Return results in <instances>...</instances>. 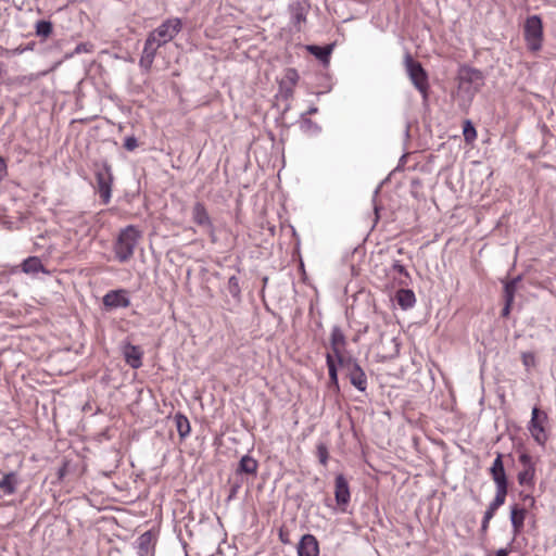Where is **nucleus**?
<instances>
[{
    "label": "nucleus",
    "mask_w": 556,
    "mask_h": 556,
    "mask_svg": "<svg viewBox=\"0 0 556 556\" xmlns=\"http://www.w3.org/2000/svg\"><path fill=\"white\" fill-rule=\"evenodd\" d=\"M139 239L140 231L134 225H129L119 231L114 243V253L118 262L126 263L132 257Z\"/></svg>",
    "instance_id": "1"
},
{
    "label": "nucleus",
    "mask_w": 556,
    "mask_h": 556,
    "mask_svg": "<svg viewBox=\"0 0 556 556\" xmlns=\"http://www.w3.org/2000/svg\"><path fill=\"white\" fill-rule=\"evenodd\" d=\"M503 457L504 455L502 453H497L492 466L489 469L490 475L496 485L495 497L491 503L497 507L504 505L509 488V481L506 475Z\"/></svg>",
    "instance_id": "2"
},
{
    "label": "nucleus",
    "mask_w": 556,
    "mask_h": 556,
    "mask_svg": "<svg viewBox=\"0 0 556 556\" xmlns=\"http://www.w3.org/2000/svg\"><path fill=\"white\" fill-rule=\"evenodd\" d=\"M404 63L412 84L420 92L424 101L427 102L430 89L427 71L424 68L422 64L419 61L414 60L409 53H406Z\"/></svg>",
    "instance_id": "3"
},
{
    "label": "nucleus",
    "mask_w": 556,
    "mask_h": 556,
    "mask_svg": "<svg viewBox=\"0 0 556 556\" xmlns=\"http://www.w3.org/2000/svg\"><path fill=\"white\" fill-rule=\"evenodd\" d=\"M93 165L97 191L100 195L102 204H109L112 197V186L114 181L112 167L105 160L96 162Z\"/></svg>",
    "instance_id": "4"
},
{
    "label": "nucleus",
    "mask_w": 556,
    "mask_h": 556,
    "mask_svg": "<svg viewBox=\"0 0 556 556\" xmlns=\"http://www.w3.org/2000/svg\"><path fill=\"white\" fill-rule=\"evenodd\" d=\"M337 363L345 371L346 378L350 380L352 386L361 392L366 391L367 377L357 358L346 355L344 357H340Z\"/></svg>",
    "instance_id": "5"
},
{
    "label": "nucleus",
    "mask_w": 556,
    "mask_h": 556,
    "mask_svg": "<svg viewBox=\"0 0 556 556\" xmlns=\"http://www.w3.org/2000/svg\"><path fill=\"white\" fill-rule=\"evenodd\" d=\"M523 37L530 51H539L543 42V22L541 16H528L523 26Z\"/></svg>",
    "instance_id": "6"
},
{
    "label": "nucleus",
    "mask_w": 556,
    "mask_h": 556,
    "mask_svg": "<svg viewBox=\"0 0 556 556\" xmlns=\"http://www.w3.org/2000/svg\"><path fill=\"white\" fill-rule=\"evenodd\" d=\"M548 420L547 414L539 406H534L531 412V419L528 424V430L533 440L541 446H544L548 440L545 424Z\"/></svg>",
    "instance_id": "7"
},
{
    "label": "nucleus",
    "mask_w": 556,
    "mask_h": 556,
    "mask_svg": "<svg viewBox=\"0 0 556 556\" xmlns=\"http://www.w3.org/2000/svg\"><path fill=\"white\" fill-rule=\"evenodd\" d=\"M182 22L180 18H168L164 21L159 27H156L149 35L154 37L161 45H165L173 40L176 35L181 30Z\"/></svg>",
    "instance_id": "8"
},
{
    "label": "nucleus",
    "mask_w": 556,
    "mask_h": 556,
    "mask_svg": "<svg viewBox=\"0 0 556 556\" xmlns=\"http://www.w3.org/2000/svg\"><path fill=\"white\" fill-rule=\"evenodd\" d=\"M191 215L193 223L197 224L199 227L204 228L211 236L212 242H215V227L204 203L200 201L195 202L192 207Z\"/></svg>",
    "instance_id": "9"
},
{
    "label": "nucleus",
    "mask_w": 556,
    "mask_h": 556,
    "mask_svg": "<svg viewBox=\"0 0 556 556\" xmlns=\"http://www.w3.org/2000/svg\"><path fill=\"white\" fill-rule=\"evenodd\" d=\"M334 500L342 513L346 511V506L351 500L350 486L343 473L336 476L334 480Z\"/></svg>",
    "instance_id": "10"
},
{
    "label": "nucleus",
    "mask_w": 556,
    "mask_h": 556,
    "mask_svg": "<svg viewBox=\"0 0 556 556\" xmlns=\"http://www.w3.org/2000/svg\"><path fill=\"white\" fill-rule=\"evenodd\" d=\"M105 309L126 308L130 305L128 291L125 289L111 290L102 299Z\"/></svg>",
    "instance_id": "11"
},
{
    "label": "nucleus",
    "mask_w": 556,
    "mask_h": 556,
    "mask_svg": "<svg viewBox=\"0 0 556 556\" xmlns=\"http://www.w3.org/2000/svg\"><path fill=\"white\" fill-rule=\"evenodd\" d=\"M162 46L163 45H161L159 41H156L154 39V37H151L150 35H148L146 42H144L143 51H142V54H141V58L139 61V64L142 68H144L146 71H150V68L152 67L154 58L156 55L157 49Z\"/></svg>",
    "instance_id": "12"
},
{
    "label": "nucleus",
    "mask_w": 556,
    "mask_h": 556,
    "mask_svg": "<svg viewBox=\"0 0 556 556\" xmlns=\"http://www.w3.org/2000/svg\"><path fill=\"white\" fill-rule=\"evenodd\" d=\"M288 9L291 22L298 30H301V24L306 22L309 4L305 0H293Z\"/></svg>",
    "instance_id": "13"
},
{
    "label": "nucleus",
    "mask_w": 556,
    "mask_h": 556,
    "mask_svg": "<svg viewBox=\"0 0 556 556\" xmlns=\"http://www.w3.org/2000/svg\"><path fill=\"white\" fill-rule=\"evenodd\" d=\"M458 79L460 86L463 84H476L475 89L479 90V88L483 85L484 76L480 70L468 65H463L458 71Z\"/></svg>",
    "instance_id": "14"
},
{
    "label": "nucleus",
    "mask_w": 556,
    "mask_h": 556,
    "mask_svg": "<svg viewBox=\"0 0 556 556\" xmlns=\"http://www.w3.org/2000/svg\"><path fill=\"white\" fill-rule=\"evenodd\" d=\"M156 543V534L152 530L142 533L136 541V549L138 556H152Z\"/></svg>",
    "instance_id": "15"
},
{
    "label": "nucleus",
    "mask_w": 556,
    "mask_h": 556,
    "mask_svg": "<svg viewBox=\"0 0 556 556\" xmlns=\"http://www.w3.org/2000/svg\"><path fill=\"white\" fill-rule=\"evenodd\" d=\"M346 346V338L339 326H333L330 334V349L332 351V356L336 359H340V357L346 356L343 351Z\"/></svg>",
    "instance_id": "16"
},
{
    "label": "nucleus",
    "mask_w": 556,
    "mask_h": 556,
    "mask_svg": "<svg viewBox=\"0 0 556 556\" xmlns=\"http://www.w3.org/2000/svg\"><path fill=\"white\" fill-rule=\"evenodd\" d=\"M258 462L249 454L243 455L236 468L235 475L243 480V476L255 478L257 476Z\"/></svg>",
    "instance_id": "17"
},
{
    "label": "nucleus",
    "mask_w": 556,
    "mask_h": 556,
    "mask_svg": "<svg viewBox=\"0 0 556 556\" xmlns=\"http://www.w3.org/2000/svg\"><path fill=\"white\" fill-rule=\"evenodd\" d=\"M123 355L126 364L132 369H138L142 366L143 351L139 345H132L129 342L124 344Z\"/></svg>",
    "instance_id": "18"
},
{
    "label": "nucleus",
    "mask_w": 556,
    "mask_h": 556,
    "mask_svg": "<svg viewBox=\"0 0 556 556\" xmlns=\"http://www.w3.org/2000/svg\"><path fill=\"white\" fill-rule=\"evenodd\" d=\"M319 545L313 534H304L298 544V556H318Z\"/></svg>",
    "instance_id": "19"
},
{
    "label": "nucleus",
    "mask_w": 556,
    "mask_h": 556,
    "mask_svg": "<svg viewBox=\"0 0 556 556\" xmlns=\"http://www.w3.org/2000/svg\"><path fill=\"white\" fill-rule=\"evenodd\" d=\"M527 516V509L515 504L510 507V521L514 530V534H519L525 526V519Z\"/></svg>",
    "instance_id": "20"
},
{
    "label": "nucleus",
    "mask_w": 556,
    "mask_h": 556,
    "mask_svg": "<svg viewBox=\"0 0 556 556\" xmlns=\"http://www.w3.org/2000/svg\"><path fill=\"white\" fill-rule=\"evenodd\" d=\"M20 484V478L17 472L10 471L3 475L0 479V490L4 495H12L16 492L17 485Z\"/></svg>",
    "instance_id": "21"
},
{
    "label": "nucleus",
    "mask_w": 556,
    "mask_h": 556,
    "mask_svg": "<svg viewBox=\"0 0 556 556\" xmlns=\"http://www.w3.org/2000/svg\"><path fill=\"white\" fill-rule=\"evenodd\" d=\"M21 269L25 274L36 275L38 273H47L41 260L38 256H28L21 264Z\"/></svg>",
    "instance_id": "22"
},
{
    "label": "nucleus",
    "mask_w": 556,
    "mask_h": 556,
    "mask_svg": "<svg viewBox=\"0 0 556 556\" xmlns=\"http://www.w3.org/2000/svg\"><path fill=\"white\" fill-rule=\"evenodd\" d=\"M307 50L312 55H314L321 63L327 64V63H329L330 55L333 50V45H325V46L311 45V46H307Z\"/></svg>",
    "instance_id": "23"
},
{
    "label": "nucleus",
    "mask_w": 556,
    "mask_h": 556,
    "mask_svg": "<svg viewBox=\"0 0 556 556\" xmlns=\"http://www.w3.org/2000/svg\"><path fill=\"white\" fill-rule=\"evenodd\" d=\"M397 304L403 308L407 309L414 306L416 302L415 293L413 290L407 288H401L395 294Z\"/></svg>",
    "instance_id": "24"
},
{
    "label": "nucleus",
    "mask_w": 556,
    "mask_h": 556,
    "mask_svg": "<svg viewBox=\"0 0 556 556\" xmlns=\"http://www.w3.org/2000/svg\"><path fill=\"white\" fill-rule=\"evenodd\" d=\"M174 421L180 439L184 440L191 431L189 419L184 414L176 413Z\"/></svg>",
    "instance_id": "25"
},
{
    "label": "nucleus",
    "mask_w": 556,
    "mask_h": 556,
    "mask_svg": "<svg viewBox=\"0 0 556 556\" xmlns=\"http://www.w3.org/2000/svg\"><path fill=\"white\" fill-rule=\"evenodd\" d=\"M535 477V467L523 468L518 476V483L520 485L533 486Z\"/></svg>",
    "instance_id": "26"
},
{
    "label": "nucleus",
    "mask_w": 556,
    "mask_h": 556,
    "mask_svg": "<svg viewBox=\"0 0 556 556\" xmlns=\"http://www.w3.org/2000/svg\"><path fill=\"white\" fill-rule=\"evenodd\" d=\"M36 35L41 38H48L53 31V25L50 21L39 20L35 25Z\"/></svg>",
    "instance_id": "27"
},
{
    "label": "nucleus",
    "mask_w": 556,
    "mask_h": 556,
    "mask_svg": "<svg viewBox=\"0 0 556 556\" xmlns=\"http://www.w3.org/2000/svg\"><path fill=\"white\" fill-rule=\"evenodd\" d=\"M463 136L467 144H471L477 138V130L470 119H466L463 125Z\"/></svg>",
    "instance_id": "28"
},
{
    "label": "nucleus",
    "mask_w": 556,
    "mask_h": 556,
    "mask_svg": "<svg viewBox=\"0 0 556 556\" xmlns=\"http://www.w3.org/2000/svg\"><path fill=\"white\" fill-rule=\"evenodd\" d=\"M392 270L400 275L399 285H401L403 287H407L409 283L410 277H409L408 271L404 267V265H402L400 261H395L392 264Z\"/></svg>",
    "instance_id": "29"
},
{
    "label": "nucleus",
    "mask_w": 556,
    "mask_h": 556,
    "mask_svg": "<svg viewBox=\"0 0 556 556\" xmlns=\"http://www.w3.org/2000/svg\"><path fill=\"white\" fill-rule=\"evenodd\" d=\"M521 280V276H517L510 280H507L504 283V300H511L515 299V293L517 290V285Z\"/></svg>",
    "instance_id": "30"
},
{
    "label": "nucleus",
    "mask_w": 556,
    "mask_h": 556,
    "mask_svg": "<svg viewBox=\"0 0 556 556\" xmlns=\"http://www.w3.org/2000/svg\"><path fill=\"white\" fill-rule=\"evenodd\" d=\"M227 291L237 301L241 300V288L239 286V279L237 276L232 275L229 277L227 283Z\"/></svg>",
    "instance_id": "31"
},
{
    "label": "nucleus",
    "mask_w": 556,
    "mask_h": 556,
    "mask_svg": "<svg viewBox=\"0 0 556 556\" xmlns=\"http://www.w3.org/2000/svg\"><path fill=\"white\" fill-rule=\"evenodd\" d=\"M326 364L328 367L329 380H339L338 379V363L336 357L332 356L331 353L326 354Z\"/></svg>",
    "instance_id": "32"
},
{
    "label": "nucleus",
    "mask_w": 556,
    "mask_h": 556,
    "mask_svg": "<svg viewBox=\"0 0 556 556\" xmlns=\"http://www.w3.org/2000/svg\"><path fill=\"white\" fill-rule=\"evenodd\" d=\"M500 507L495 506L494 504L490 503L485 513H484V516H483V519H482V522H481V532L482 533H485L489 529V523H490V520L494 517V514L495 511L498 509Z\"/></svg>",
    "instance_id": "33"
},
{
    "label": "nucleus",
    "mask_w": 556,
    "mask_h": 556,
    "mask_svg": "<svg viewBox=\"0 0 556 556\" xmlns=\"http://www.w3.org/2000/svg\"><path fill=\"white\" fill-rule=\"evenodd\" d=\"M500 507L495 506L494 504L490 503L485 513H484V516H483V519H482V522H481V532L482 533H485L489 529V523H490V520L494 517V514L495 511L498 509Z\"/></svg>",
    "instance_id": "34"
},
{
    "label": "nucleus",
    "mask_w": 556,
    "mask_h": 556,
    "mask_svg": "<svg viewBox=\"0 0 556 556\" xmlns=\"http://www.w3.org/2000/svg\"><path fill=\"white\" fill-rule=\"evenodd\" d=\"M317 456L320 464H323L324 466L327 465L329 453L326 444L320 443L317 445Z\"/></svg>",
    "instance_id": "35"
},
{
    "label": "nucleus",
    "mask_w": 556,
    "mask_h": 556,
    "mask_svg": "<svg viewBox=\"0 0 556 556\" xmlns=\"http://www.w3.org/2000/svg\"><path fill=\"white\" fill-rule=\"evenodd\" d=\"M285 80L290 84V87H294L299 80V74L294 68H287L285 73Z\"/></svg>",
    "instance_id": "36"
},
{
    "label": "nucleus",
    "mask_w": 556,
    "mask_h": 556,
    "mask_svg": "<svg viewBox=\"0 0 556 556\" xmlns=\"http://www.w3.org/2000/svg\"><path fill=\"white\" fill-rule=\"evenodd\" d=\"M301 119H302V127L305 130H313L315 132L320 130V127L315 122H313L311 118L304 117V115H301Z\"/></svg>",
    "instance_id": "37"
},
{
    "label": "nucleus",
    "mask_w": 556,
    "mask_h": 556,
    "mask_svg": "<svg viewBox=\"0 0 556 556\" xmlns=\"http://www.w3.org/2000/svg\"><path fill=\"white\" fill-rule=\"evenodd\" d=\"M523 366L529 369L530 367L535 366V356L531 352H523L521 355Z\"/></svg>",
    "instance_id": "38"
},
{
    "label": "nucleus",
    "mask_w": 556,
    "mask_h": 556,
    "mask_svg": "<svg viewBox=\"0 0 556 556\" xmlns=\"http://www.w3.org/2000/svg\"><path fill=\"white\" fill-rule=\"evenodd\" d=\"M242 481H243L242 479L237 478V479L231 483V485H230V490H229L228 500L233 498V497L238 494V492H239V490H240V488H241V485H242Z\"/></svg>",
    "instance_id": "39"
},
{
    "label": "nucleus",
    "mask_w": 556,
    "mask_h": 556,
    "mask_svg": "<svg viewBox=\"0 0 556 556\" xmlns=\"http://www.w3.org/2000/svg\"><path fill=\"white\" fill-rule=\"evenodd\" d=\"M124 148L127 151H134L136 148H138V139L135 136L126 137L124 141Z\"/></svg>",
    "instance_id": "40"
},
{
    "label": "nucleus",
    "mask_w": 556,
    "mask_h": 556,
    "mask_svg": "<svg viewBox=\"0 0 556 556\" xmlns=\"http://www.w3.org/2000/svg\"><path fill=\"white\" fill-rule=\"evenodd\" d=\"M519 462L523 465L525 468L535 467L532 462L531 455L528 453H521L519 455Z\"/></svg>",
    "instance_id": "41"
},
{
    "label": "nucleus",
    "mask_w": 556,
    "mask_h": 556,
    "mask_svg": "<svg viewBox=\"0 0 556 556\" xmlns=\"http://www.w3.org/2000/svg\"><path fill=\"white\" fill-rule=\"evenodd\" d=\"M280 92L283 99H289L293 97V87H285V80L280 83Z\"/></svg>",
    "instance_id": "42"
},
{
    "label": "nucleus",
    "mask_w": 556,
    "mask_h": 556,
    "mask_svg": "<svg viewBox=\"0 0 556 556\" xmlns=\"http://www.w3.org/2000/svg\"><path fill=\"white\" fill-rule=\"evenodd\" d=\"M513 303H514V301H511V300H504V307L502 308V312H501L502 317L509 316Z\"/></svg>",
    "instance_id": "43"
},
{
    "label": "nucleus",
    "mask_w": 556,
    "mask_h": 556,
    "mask_svg": "<svg viewBox=\"0 0 556 556\" xmlns=\"http://www.w3.org/2000/svg\"><path fill=\"white\" fill-rule=\"evenodd\" d=\"M89 48H90V46L88 43H85V42L78 43L74 50V53L79 54L81 52H89L90 51Z\"/></svg>",
    "instance_id": "44"
},
{
    "label": "nucleus",
    "mask_w": 556,
    "mask_h": 556,
    "mask_svg": "<svg viewBox=\"0 0 556 556\" xmlns=\"http://www.w3.org/2000/svg\"><path fill=\"white\" fill-rule=\"evenodd\" d=\"M328 389L332 390L336 394H339L340 393L339 380H329Z\"/></svg>",
    "instance_id": "45"
},
{
    "label": "nucleus",
    "mask_w": 556,
    "mask_h": 556,
    "mask_svg": "<svg viewBox=\"0 0 556 556\" xmlns=\"http://www.w3.org/2000/svg\"><path fill=\"white\" fill-rule=\"evenodd\" d=\"M7 175V163L2 156H0V181Z\"/></svg>",
    "instance_id": "46"
},
{
    "label": "nucleus",
    "mask_w": 556,
    "mask_h": 556,
    "mask_svg": "<svg viewBox=\"0 0 556 556\" xmlns=\"http://www.w3.org/2000/svg\"><path fill=\"white\" fill-rule=\"evenodd\" d=\"M520 496L522 497L523 501L530 500V508H533L535 506V498L532 495L520 493Z\"/></svg>",
    "instance_id": "47"
},
{
    "label": "nucleus",
    "mask_w": 556,
    "mask_h": 556,
    "mask_svg": "<svg viewBox=\"0 0 556 556\" xmlns=\"http://www.w3.org/2000/svg\"><path fill=\"white\" fill-rule=\"evenodd\" d=\"M317 112H318V108L313 105L303 115H304V117H306V115H313V114H316Z\"/></svg>",
    "instance_id": "48"
},
{
    "label": "nucleus",
    "mask_w": 556,
    "mask_h": 556,
    "mask_svg": "<svg viewBox=\"0 0 556 556\" xmlns=\"http://www.w3.org/2000/svg\"><path fill=\"white\" fill-rule=\"evenodd\" d=\"M26 50H25L24 46L21 45L17 48H15L12 52H13V54H22Z\"/></svg>",
    "instance_id": "49"
},
{
    "label": "nucleus",
    "mask_w": 556,
    "mask_h": 556,
    "mask_svg": "<svg viewBox=\"0 0 556 556\" xmlns=\"http://www.w3.org/2000/svg\"><path fill=\"white\" fill-rule=\"evenodd\" d=\"M279 539H280V541H281L282 543H285V544H286V543H289V540H288L287 535L283 533V531H282V530H280V532H279Z\"/></svg>",
    "instance_id": "50"
},
{
    "label": "nucleus",
    "mask_w": 556,
    "mask_h": 556,
    "mask_svg": "<svg viewBox=\"0 0 556 556\" xmlns=\"http://www.w3.org/2000/svg\"><path fill=\"white\" fill-rule=\"evenodd\" d=\"M508 553H507V549L505 548H501L496 552L495 556H507Z\"/></svg>",
    "instance_id": "51"
},
{
    "label": "nucleus",
    "mask_w": 556,
    "mask_h": 556,
    "mask_svg": "<svg viewBox=\"0 0 556 556\" xmlns=\"http://www.w3.org/2000/svg\"><path fill=\"white\" fill-rule=\"evenodd\" d=\"M35 46H36V43L34 41H31L28 45L24 46V48H25L26 51L34 50Z\"/></svg>",
    "instance_id": "52"
},
{
    "label": "nucleus",
    "mask_w": 556,
    "mask_h": 556,
    "mask_svg": "<svg viewBox=\"0 0 556 556\" xmlns=\"http://www.w3.org/2000/svg\"><path fill=\"white\" fill-rule=\"evenodd\" d=\"M63 470H64V469H61V470H60V477H62V476H63Z\"/></svg>",
    "instance_id": "53"
},
{
    "label": "nucleus",
    "mask_w": 556,
    "mask_h": 556,
    "mask_svg": "<svg viewBox=\"0 0 556 556\" xmlns=\"http://www.w3.org/2000/svg\"><path fill=\"white\" fill-rule=\"evenodd\" d=\"M210 556H216V555L213 554V555H210Z\"/></svg>",
    "instance_id": "54"
}]
</instances>
